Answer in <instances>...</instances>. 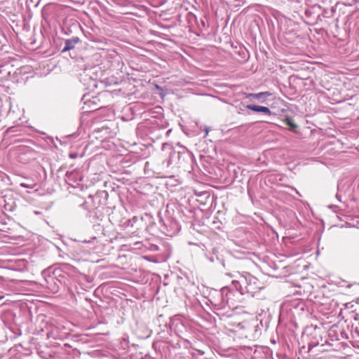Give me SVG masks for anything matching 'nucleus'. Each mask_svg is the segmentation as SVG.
Here are the masks:
<instances>
[{"label": "nucleus", "mask_w": 359, "mask_h": 359, "mask_svg": "<svg viewBox=\"0 0 359 359\" xmlns=\"http://www.w3.org/2000/svg\"><path fill=\"white\" fill-rule=\"evenodd\" d=\"M20 186L24 187V188H33V186L29 185V184H25V183H21Z\"/></svg>", "instance_id": "5"}, {"label": "nucleus", "mask_w": 359, "mask_h": 359, "mask_svg": "<svg viewBox=\"0 0 359 359\" xmlns=\"http://www.w3.org/2000/svg\"><path fill=\"white\" fill-rule=\"evenodd\" d=\"M79 41V39L76 38L72 40H67L65 41V46L62 50V52L69 50L74 48V45Z\"/></svg>", "instance_id": "3"}, {"label": "nucleus", "mask_w": 359, "mask_h": 359, "mask_svg": "<svg viewBox=\"0 0 359 359\" xmlns=\"http://www.w3.org/2000/svg\"><path fill=\"white\" fill-rule=\"evenodd\" d=\"M285 122L288 126H291L293 128H296L297 127V126L295 123H294L290 118H285Z\"/></svg>", "instance_id": "4"}, {"label": "nucleus", "mask_w": 359, "mask_h": 359, "mask_svg": "<svg viewBox=\"0 0 359 359\" xmlns=\"http://www.w3.org/2000/svg\"><path fill=\"white\" fill-rule=\"evenodd\" d=\"M246 108L248 109H250L253 111H255V112H262V113L266 114L269 116L271 115V111L266 107L255 105V104H249V105L246 106Z\"/></svg>", "instance_id": "1"}, {"label": "nucleus", "mask_w": 359, "mask_h": 359, "mask_svg": "<svg viewBox=\"0 0 359 359\" xmlns=\"http://www.w3.org/2000/svg\"><path fill=\"white\" fill-rule=\"evenodd\" d=\"M269 96H272V94L268 91L261 92L258 93H248L246 95V97H252L254 99L266 98Z\"/></svg>", "instance_id": "2"}, {"label": "nucleus", "mask_w": 359, "mask_h": 359, "mask_svg": "<svg viewBox=\"0 0 359 359\" xmlns=\"http://www.w3.org/2000/svg\"><path fill=\"white\" fill-rule=\"evenodd\" d=\"M71 157L72 158H75V156L74 155H71Z\"/></svg>", "instance_id": "6"}]
</instances>
